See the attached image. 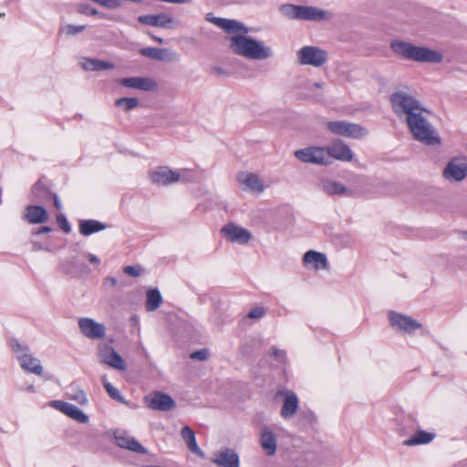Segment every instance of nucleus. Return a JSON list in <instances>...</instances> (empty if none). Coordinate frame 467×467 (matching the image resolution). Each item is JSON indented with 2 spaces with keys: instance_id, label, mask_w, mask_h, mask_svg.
I'll return each instance as SVG.
<instances>
[{
  "instance_id": "9b49d317",
  "label": "nucleus",
  "mask_w": 467,
  "mask_h": 467,
  "mask_svg": "<svg viewBox=\"0 0 467 467\" xmlns=\"http://www.w3.org/2000/svg\"><path fill=\"white\" fill-rule=\"evenodd\" d=\"M144 402L153 410L169 411L175 408L172 398L161 391H154L144 397Z\"/></svg>"
},
{
  "instance_id": "13d9d810",
  "label": "nucleus",
  "mask_w": 467,
  "mask_h": 467,
  "mask_svg": "<svg viewBox=\"0 0 467 467\" xmlns=\"http://www.w3.org/2000/svg\"><path fill=\"white\" fill-rule=\"evenodd\" d=\"M27 390L28 391H31V392H34L35 391V387L33 385H30L28 388H27Z\"/></svg>"
},
{
  "instance_id": "4468645a",
  "label": "nucleus",
  "mask_w": 467,
  "mask_h": 467,
  "mask_svg": "<svg viewBox=\"0 0 467 467\" xmlns=\"http://www.w3.org/2000/svg\"><path fill=\"white\" fill-rule=\"evenodd\" d=\"M284 399V403L281 408L280 414L284 419L293 417L297 411L299 401L295 392L291 390H278L275 394V399Z\"/></svg>"
},
{
  "instance_id": "4d7b16f0",
  "label": "nucleus",
  "mask_w": 467,
  "mask_h": 467,
  "mask_svg": "<svg viewBox=\"0 0 467 467\" xmlns=\"http://www.w3.org/2000/svg\"><path fill=\"white\" fill-rule=\"evenodd\" d=\"M462 237L467 241V231L462 232Z\"/></svg>"
},
{
  "instance_id": "412c9836",
  "label": "nucleus",
  "mask_w": 467,
  "mask_h": 467,
  "mask_svg": "<svg viewBox=\"0 0 467 467\" xmlns=\"http://www.w3.org/2000/svg\"><path fill=\"white\" fill-rule=\"evenodd\" d=\"M114 439L116 441V444L120 448L140 454L147 453V450L139 441H137L134 437L124 431H116L114 433Z\"/></svg>"
},
{
  "instance_id": "6e6552de",
  "label": "nucleus",
  "mask_w": 467,
  "mask_h": 467,
  "mask_svg": "<svg viewBox=\"0 0 467 467\" xmlns=\"http://www.w3.org/2000/svg\"><path fill=\"white\" fill-rule=\"evenodd\" d=\"M296 159L303 162L329 165V156L323 147H307L295 151Z\"/></svg>"
},
{
  "instance_id": "9d476101",
  "label": "nucleus",
  "mask_w": 467,
  "mask_h": 467,
  "mask_svg": "<svg viewBox=\"0 0 467 467\" xmlns=\"http://www.w3.org/2000/svg\"><path fill=\"white\" fill-rule=\"evenodd\" d=\"M98 349L99 358L102 363L119 370L126 369L125 361L109 344L100 343Z\"/></svg>"
},
{
  "instance_id": "5701e85b",
  "label": "nucleus",
  "mask_w": 467,
  "mask_h": 467,
  "mask_svg": "<svg viewBox=\"0 0 467 467\" xmlns=\"http://www.w3.org/2000/svg\"><path fill=\"white\" fill-rule=\"evenodd\" d=\"M238 182L244 186V190L252 192L261 193L265 187L258 175L250 172H240L237 175Z\"/></svg>"
},
{
  "instance_id": "6ab92c4d",
  "label": "nucleus",
  "mask_w": 467,
  "mask_h": 467,
  "mask_svg": "<svg viewBox=\"0 0 467 467\" xmlns=\"http://www.w3.org/2000/svg\"><path fill=\"white\" fill-rule=\"evenodd\" d=\"M140 53L158 61L174 62L179 60L177 52L168 48L144 47L140 50Z\"/></svg>"
},
{
  "instance_id": "49530a36",
  "label": "nucleus",
  "mask_w": 467,
  "mask_h": 467,
  "mask_svg": "<svg viewBox=\"0 0 467 467\" xmlns=\"http://www.w3.org/2000/svg\"><path fill=\"white\" fill-rule=\"evenodd\" d=\"M71 265L73 267L79 268V273H82L83 271H85L87 273L88 272V267L82 263H79L78 261H73V262H71Z\"/></svg>"
},
{
  "instance_id": "a19ab883",
  "label": "nucleus",
  "mask_w": 467,
  "mask_h": 467,
  "mask_svg": "<svg viewBox=\"0 0 467 467\" xmlns=\"http://www.w3.org/2000/svg\"><path fill=\"white\" fill-rule=\"evenodd\" d=\"M265 315V309L264 307H254L247 315L249 318L259 319Z\"/></svg>"
},
{
  "instance_id": "bf43d9fd",
  "label": "nucleus",
  "mask_w": 467,
  "mask_h": 467,
  "mask_svg": "<svg viewBox=\"0 0 467 467\" xmlns=\"http://www.w3.org/2000/svg\"><path fill=\"white\" fill-rule=\"evenodd\" d=\"M67 273H71V272H72V269L67 268Z\"/></svg>"
},
{
  "instance_id": "1a4fd4ad",
  "label": "nucleus",
  "mask_w": 467,
  "mask_h": 467,
  "mask_svg": "<svg viewBox=\"0 0 467 467\" xmlns=\"http://www.w3.org/2000/svg\"><path fill=\"white\" fill-rule=\"evenodd\" d=\"M81 334L91 340H99L105 337L106 327L89 317H80L78 321Z\"/></svg>"
},
{
  "instance_id": "a18cd8bd",
  "label": "nucleus",
  "mask_w": 467,
  "mask_h": 467,
  "mask_svg": "<svg viewBox=\"0 0 467 467\" xmlns=\"http://www.w3.org/2000/svg\"><path fill=\"white\" fill-rule=\"evenodd\" d=\"M211 72L212 74L217 76V77H227L228 76V73L227 71L221 67H213L211 68Z\"/></svg>"
},
{
  "instance_id": "c9c22d12",
  "label": "nucleus",
  "mask_w": 467,
  "mask_h": 467,
  "mask_svg": "<svg viewBox=\"0 0 467 467\" xmlns=\"http://www.w3.org/2000/svg\"><path fill=\"white\" fill-rule=\"evenodd\" d=\"M70 400L77 401L80 405H85L88 402L86 393L75 386H71L67 392Z\"/></svg>"
},
{
  "instance_id": "ea45409f",
  "label": "nucleus",
  "mask_w": 467,
  "mask_h": 467,
  "mask_svg": "<svg viewBox=\"0 0 467 467\" xmlns=\"http://www.w3.org/2000/svg\"><path fill=\"white\" fill-rule=\"evenodd\" d=\"M124 273L130 276H140L142 273V268L140 266L135 265H128L124 268Z\"/></svg>"
},
{
  "instance_id": "bb28decb",
  "label": "nucleus",
  "mask_w": 467,
  "mask_h": 467,
  "mask_svg": "<svg viewBox=\"0 0 467 467\" xmlns=\"http://www.w3.org/2000/svg\"><path fill=\"white\" fill-rule=\"evenodd\" d=\"M303 261L306 265L314 264L316 270L327 269L328 267L326 254L313 250H309L305 254Z\"/></svg>"
},
{
  "instance_id": "aec40b11",
  "label": "nucleus",
  "mask_w": 467,
  "mask_h": 467,
  "mask_svg": "<svg viewBox=\"0 0 467 467\" xmlns=\"http://www.w3.org/2000/svg\"><path fill=\"white\" fill-rule=\"evenodd\" d=\"M119 83L126 88L151 91L157 88V83L150 78L131 77L119 79Z\"/></svg>"
},
{
  "instance_id": "473e14b6",
  "label": "nucleus",
  "mask_w": 467,
  "mask_h": 467,
  "mask_svg": "<svg viewBox=\"0 0 467 467\" xmlns=\"http://www.w3.org/2000/svg\"><path fill=\"white\" fill-rule=\"evenodd\" d=\"M33 200L39 202H47L53 193L41 182H37L32 189Z\"/></svg>"
},
{
  "instance_id": "7ed1b4c3",
  "label": "nucleus",
  "mask_w": 467,
  "mask_h": 467,
  "mask_svg": "<svg viewBox=\"0 0 467 467\" xmlns=\"http://www.w3.org/2000/svg\"><path fill=\"white\" fill-rule=\"evenodd\" d=\"M230 48L234 54L249 59L263 60L273 56L270 47L247 36H232Z\"/></svg>"
},
{
  "instance_id": "c03bdc74",
  "label": "nucleus",
  "mask_w": 467,
  "mask_h": 467,
  "mask_svg": "<svg viewBox=\"0 0 467 467\" xmlns=\"http://www.w3.org/2000/svg\"><path fill=\"white\" fill-rule=\"evenodd\" d=\"M99 5L110 9L119 8L121 5L118 0H100Z\"/></svg>"
},
{
  "instance_id": "393cba45",
  "label": "nucleus",
  "mask_w": 467,
  "mask_h": 467,
  "mask_svg": "<svg viewBox=\"0 0 467 467\" xmlns=\"http://www.w3.org/2000/svg\"><path fill=\"white\" fill-rule=\"evenodd\" d=\"M25 219L30 223H43L48 219L47 212L39 205H29L25 211Z\"/></svg>"
},
{
  "instance_id": "c85d7f7f",
  "label": "nucleus",
  "mask_w": 467,
  "mask_h": 467,
  "mask_svg": "<svg viewBox=\"0 0 467 467\" xmlns=\"http://www.w3.org/2000/svg\"><path fill=\"white\" fill-rule=\"evenodd\" d=\"M181 436L186 443L188 449L194 454L204 457L203 451L199 448L193 431L189 426H184L181 430Z\"/></svg>"
},
{
  "instance_id": "423d86ee",
  "label": "nucleus",
  "mask_w": 467,
  "mask_h": 467,
  "mask_svg": "<svg viewBox=\"0 0 467 467\" xmlns=\"http://www.w3.org/2000/svg\"><path fill=\"white\" fill-rule=\"evenodd\" d=\"M327 130L338 136L351 139H360L368 134L367 129L359 124L350 123L345 120L329 121L327 124Z\"/></svg>"
},
{
  "instance_id": "f8f14e48",
  "label": "nucleus",
  "mask_w": 467,
  "mask_h": 467,
  "mask_svg": "<svg viewBox=\"0 0 467 467\" xmlns=\"http://www.w3.org/2000/svg\"><path fill=\"white\" fill-rule=\"evenodd\" d=\"M325 149L329 156V164L332 163V159L341 161H351L354 157L350 148L340 140H334L331 144Z\"/></svg>"
},
{
  "instance_id": "b1692460",
  "label": "nucleus",
  "mask_w": 467,
  "mask_h": 467,
  "mask_svg": "<svg viewBox=\"0 0 467 467\" xmlns=\"http://www.w3.org/2000/svg\"><path fill=\"white\" fill-rule=\"evenodd\" d=\"M151 182L158 185H168L178 182L180 174L169 170L167 167H161L150 174Z\"/></svg>"
},
{
  "instance_id": "8fccbe9b",
  "label": "nucleus",
  "mask_w": 467,
  "mask_h": 467,
  "mask_svg": "<svg viewBox=\"0 0 467 467\" xmlns=\"http://www.w3.org/2000/svg\"><path fill=\"white\" fill-rule=\"evenodd\" d=\"M51 198L53 199V202H54V206L57 209V210H60L61 209V202L57 197V195L56 193H53V195L51 196Z\"/></svg>"
},
{
  "instance_id": "052dcab7",
  "label": "nucleus",
  "mask_w": 467,
  "mask_h": 467,
  "mask_svg": "<svg viewBox=\"0 0 467 467\" xmlns=\"http://www.w3.org/2000/svg\"><path fill=\"white\" fill-rule=\"evenodd\" d=\"M145 467H161V466L151 465V466H145Z\"/></svg>"
},
{
  "instance_id": "4be33fe9",
  "label": "nucleus",
  "mask_w": 467,
  "mask_h": 467,
  "mask_svg": "<svg viewBox=\"0 0 467 467\" xmlns=\"http://www.w3.org/2000/svg\"><path fill=\"white\" fill-rule=\"evenodd\" d=\"M138 21L144 25L163 28H171L174 24L172 16L164 13L140 16L138 17Z\"/></svg>"
},
{
  "instance_id": "ddd939ff",
  "label": "nucleus",
  "mask_w": 467,
  "mask_h": 467,
  "mask_svg": "<svg viewBox=\"0 0 467 467\" xmlns=\"http://www.w3.org/2000/svg\"><path fill=\"white\" fill-rule=\"evenodd\" d=\"M15 350L22 368L38 376L42 375L43 368L39 359L28 354L27 348H22L19 344H17Z\"/></svg>"
},
{
  "instance_id": "de8ad7c7",
  "label": "nucleus",
  "mask_w": 467,
  "mask_h": 467,
  "mask_svg": "<svg viewBox=\"0 0 467 467\" xmlns=\"http://www.w3.org/2000/svg\"><path fill=\"white\" fill-rule=\"evenodd\" d=\"M82 12L89 16H96L99 13L97 9L90 6H87Z\"/></svg>"
},
{
  "instance_id": "2f4dec72",
  "label": "nucleus",
  "mask_w": 467,
  "mask_h": 467,
  "mask_svg": "<svg viewBox=\"0 0 467 467\" xmlns=\"http://www.w3.org/2000/svg\"><path fill=\"white\" fill-rule=\"evenodd\" d=\"M107 225L97 220H85L79 223V232L81 234L88 236L94 233L105 230Z\"/></svg>"
},
{
  "instance_id": "f704fd0d",
  "label": "nucleus",
  "mask_w": 467,
  "mask_h": 467,
  "mask_svg": "<svg viewBox=\"0 0 467 467\" xmlns=\"http://www.w3.org/2000/svg\"><path fill=\"white\" fill-rule=\"evenodd\" d=\"M162 303V296L157 288L150 289L147 292L145 307L147 311L156 310Z\"/></svg>"
},
{
  "instance_id": "39448f33",
  "label": "nucleus",
  "mask_w": 467,
  "mask_h": 467,
  "mask_svg": "<svg viewBox=\"0 0 467 467\" xmlns=\"http://www.w3.org/2000/svg\"><path fill=\"white\" fill-rule=\"evenodd\" d=\"M298 63L302 66H312L321 67L328 60V54L326 50L315 47L305 46L296 52Z\"/></svg>"
},
{
  "instance_id": "c756f323",
  "label": "nucleus",
  "mask_w": 467,
  "mask_h": 467,
  "mask_svg": "<svg viewBox=\"0 0 467 467\" xmlns=\"http://www.w3.org/2000/svg\"><path fill=\"white\" fill-rule=\"evenodd\" d=\"M320 189L328 195H343L351 192L341 183L330 180H323L320 182Z\"/></svg>"
},
{
  "instance_id": "6e6d98bb",
  "label": "nucleus",
  "mask_w": 467,
  "mask_h": 467,
  "mask_svg": "<svg viewBox=\"0 0 467 467\" xmlns=\"http://www.w3.org/2000/svg\"><path fill=\"white\" fill-rule=\"evenodd\" d=\"M314 87L317 88H323V84L317 82V83L314 84Z\"/></svg>"
},
{
  "instance_id": "3c124183",
  "label": "nucleus",
  "mask_w": 467,
  "mask_h": 467,
  "mask_svg": "<svg viewBox=\"0 0 467 467\" xmlns=\"http://www.w3.org/2000/svg\"><path fill=\"white\" fill-rule=\"evenodd\" d=\"M217 19H221L220 17L213 16V13H208L206 15V20L215 25Z\"/></svg>"
},
{
  "instance_id": "79ce46f5",
  "label": "nucleus",
  "mask_w": 467,
  "mask_h": 467,
  "mask_svg": "<svg viewBox=\"0 0 467 467\" xmlns=\"http://www.w3.org/2000/svg\"><path fill=\"white\" fill-rule=\"evenodd\" d=\"M208 355H209V352L207 349H200V350L191 353L190 358L192 359L203 361V360L207 359Z\"/></svg>"
},
{
  "instance_id": "58836bf2",
  "label": "nucleus",
  "mask_w": 467,
  "mask_h": 467,
  "mask_svg": "<svg viewBox=\"0 0 467 467\" xmlns=\"http://www.w3.org/2000/svg\"><path fill=\"white\" fill-rule=\"evenodd\" d=\"M57 221L60 228L67 234L70 233L71 226L69 223L67 222L66 216L62 213L57 214Z\"/></svg>"
},
{
  "instance_id": "7c9ffc66",
  "label": "nucleus",
  "mask_w": 467,
  "mask_h": 467,
  "mask_svg": "<svg viewBox=\"0 0 467 467\" xmlns=\"http://www.w3.org/2000/svg\"><path fill=\"white\" fill-rule=\"evenodd\" d=\"M434 438L435 434L432 432H428L425 431H417L411 438L404 441L403 444L405 446L428 444L431 442Z\"/></svg>"
},
{
  "instance_id": "dca6fc26",
  "label": "nucleus",
  "mask_w": 467,
  "mask_h": 467,
  "mask_svg": "<svg viewBox=\"0 0 467 467\" xmlns=\"http://www.w3.org/2000/svg\"><path fill=\"white\" fill-rule=\"evenodd\" d=\"M221 233L229 241L241 244H247L252 238V234L249 231L234 223L224 225L222 228Z\"/></svg>"
},
{
  "instance_id": "20e7f679",
  "label": "nucleus",
  "mask_w": 467,
  "mask_h": 467,
  "mask_svg": "<svg viewBox=\"0 0 467 467\" xmlns=\"http://www.w3.org/2000/svg\"><path fill=\"white\" fill-rule=\"evenodd\" d=\"M279 11L291 20L327 21L333 17L329 11L308 5L284 4L279 6Z\"/></svg>"
},
{
  "instance_id": "603ef678",
  "label": "nucleus",
  "mask_w": 467,
  "mask_h": 467,
  "mask_svg": "<svg viewBox=\"0 0 467 467\" xmlns=\"http://www.w3.org/2000/svg\"><path fill=\"white\" fill-rule=\"evenodd\" d=\"M117 284V280L114 277H107L105 279V285H109L110 286H115Z\"/></svg>"
},
{
  "instance_id": "f03ea898",
  "label": "nucleus",
  "mask_w": 467,
  "mask_h": 467,
  "mask_svg": "<svg viewBox=\"0 0 467 467\" xmlns=\"http://www.w3.org/2000/svg\"><path fill=\"white\" fill-rule=\"evenodd\" d=\"M389 48L397 57L414 62L440 63L443 58L442 55L436 50L400 39L392 40Z\"/></svg>"
},
{
  "instance_id": "0eeeda50",
  "label": "nucleus",
  "mask_w": 467,
  "mask_h": 467,
  "mask_svg": "<svg viewBox=\"0 0 467 467\" xmlns=\"http://www.w3.org/2000/svg\"><path fill=\"white\" fill-rule=\"evenodd\" d=\"M442 176L449 182H462L467 177V158H452L443 169Z\"/></svg>"
},
{
  "instance_id": "72a5a7b5",
  "label": "nucleus",
  "mask_w": 467,
  "mask_h": 467,
  "mask_svg": "<svg viewBox=\"0 0 467 467\" xmlns=\"http://www.w3.org/2000/svg\"><path fill=\"white\" fill-rule=\"evenodd\" d=\"M81 65L85 70H107L114 68V64L95 58L85 59Z\"/></svg>"
},
{
  "instance_id": "09e8293b",
  "label": "nucleus",
  "mask_w": 467,
  "mask_h": 467,
  "mask_svg": "<svg viewBox=\"0 0 467 467\" xmlns=\"http://www.w3.org/2000/svg\"><path fill=\"white\" fill-rule=\"evenodd\" d=\"M88 260L91 263V264H94V265H99L100 263V260L99 259V257H97L96 255L94 254H88V256H87Z\"/></svg>"
},
{
  "instance_id": "e433bc0d",
  "label": "nucleus",
  "mask_w": 467,
  "mask_h": 467,
  "mask_svg": "<svg viewBox=\"0 0 467 467\" xmlns=\"http://www.w3.org/2000/svg\"><path fill=\"white\" fill-rule=\"evenodd\" d=\"M115 106L129 111L139 106V100L136 98H120L115 101Z\"/></svg>"
},
{
  "instance_id": "2eb2a0df",
  "label": "nucleus",
  "mask_w": 467,
  "mask_h": 467,
  "mask_svg": "<svg viewBox=\"0 0 467 467\" xmlns=\"http://www.w3.org/2000/svg\"><path fill=\"white\" fill-rule=\"evenodd\" d=\"M212 462L218 467H240V460L236 451L231 448H222L213 453Z\"/></svg>"
},
{
  "instance_id": "864d4df0",
  "label": "nucleus",
  "mask_w": 467,
  "mask_h": 467,
  "mask_svg": "<svg viewBox=\"0 0 467 467\" xmlns=\"http://www.w3.org/2000/svg\"><path fill=\"white\" fill-rule=\"evenodd\" d=\"M51 231V228L48 227V226H42L40 227L36 232V234H46V233H49Z\"/></svg>"
},
{
  "instance_id": "a878e982",
  "label": "nucleus",
  "mask_w": 467,
  "mask_h": 467,
  "mask_svg": "<svg viewBox=\"0 0 467 467\" xmlns=\"http://www.w3.org/2000/svg\"><path fill=\"white\" fill-rule=\"evenodd\" d=\"M260 444L265 453L269 456H273L276 452V437L272 431L268 428H265L261 433Z\"/></svg>"
},
{
  "instance_id": "4c0bfd02",
  "label": "nucleus",
  "mask_w": 467,
  "mask_h": 467,
  "mask_svg": "<svg viewBox=\"0 0 467 467\" xmlns=\"http://www.w3.org/2000/svg\"><path fill=\"white\" fill-rule=\"evenodd\" d=\"M101 381L103 383V386H104L107 393L112 400H118L121 403H125V400H124L123 397L119 394V390L114 386H112L109 382L107 381L106 377H102Z\"/></svg>"
},
{
  "instance_id": "f3484780",
  "label": "nucleus",
  "mask_w": 467,
  "mask_h": 467,
  "mask_svg": "<svg viewBox=\"0 0 467 467\" xmlns=\"http://www.w3.org/2000/svg\"><path fill=\"white\" fill-rule=\"evenodd\" d=\"M49 405L80 423H87L88 421V415H86L80 409L68 402L62 400H52L50 401Z\"/></svg>"
},
{
  "instance_id": "a211bd4d",
  "label": "nucleus",
  "mask_w": 467,
  "mask_h": 467,
  "mask_svg": "<svg viewBox=\"0 0 467 467\" xmlns=\"http://www.w3.org/2000/svg\"><path fill=\"white\" fill-rule=\"evenodd\" d=\"M389 322L392 327H396L406 333H412L417 328L421 327V324L410 317L394 312L389 314Z\"/></svg>"
},
{
  "instance_id": "cd10ccee",
  "label": "nucleus",
  "mask_w": 467,
  "mask_h": 467,
  "mask_svg": "<svg viewBox=\"0 0 467 467\" xmlns=\"http://www.w3.org/2000/svg\"><path fill=\"white\" fill-rule=\"evenodd\" d=\"M215 26L222 28L228 34L238 33V32H242L244 34L248 33V28L244 24H242L241 22H238L236 20H233V19H227V18L217 19L215 22Z\"/></svg>"
},
{
  "instance_id": "37998d69",
  "label": "nucleus",
  "mask_w": 467,
  "mask_h": 467,
  "mask_svg": "<svg viewBox=\"0 0 467 467\" xmlns=\"http://www.w3.org/2000/svg\"><path fill=\"white\" fill-rule=\"evenodd\" d=\"M85 29V26H73L67 25L65 27V32L67 35H76L82 32Z\"/></svg>"
},
{
  "instance_id": "5fc2aeb1",
  "label": "nucleus",
  "mask_w": 467,
  "mask_h": 467,
  "mask_svg": "<svg viewBox=\"0 0 467 467\" xmlns=\"http://www.w3.org/2000/svg\"><path fill=\"white\" fill-rule=\"evenodd\" d=\"M150 37H151L153 40H155L156 42L160 43V44H161V43L163 42L162 38L158 37V36H153V35H150Z\"/></svg>"
},
{
  "instance_id": "f257e3e1",
  "label": "nucleus",
  "mask_w": 467,
  "mask_h": 467,
  "mask_svg": "<svg viewBox=\"0 0 467 467\" xmlns=\"http://www.w3.org/2000/svg\"><path fill=\"white\" fill-rule=\"evenodd\" d=\"M393 112L400 118H405L410 132L414 140L429 146L441 144L440 136L430 122L431 111L425 109L412 94L398 90L389 97Z\"/></svg>"
}]
</instances>
